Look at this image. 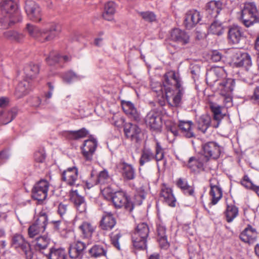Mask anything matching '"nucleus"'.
Returning <instances> with one entry per match:
<instances>
[{
  "instance_id": "obj_1",
  "label": "nucleus",
  "mask_w": 259,
  "mask_h": 259,
  "mask_svg": "<svg viewBox=\"0 0 259 259\" xmlns=\"http://www.w3.org/2000/svg\"><path fill=\"white\" fill-rule=\"evenodd\" d=\"M164 78L167 85H170L171 87L174 85L176 89V91L171 94V88L166 87V84H164L167 101L171 106L178 107L181 104L182 97L184 93L179 76L175 72H169L164 75Z\"/></svg>"
},
{
  "instance_id": "obj_2",
  "label": "nucleus",
  "mask_w": 259,
  "mask_h": 259,
  "mask_svg": "<svg viewBox=\"0 0 259 259\" xmlns=\"http://www.w3.org/2000/svg\"><path fill=\"white\" fill-rule=\"evenodd\" d=\"M2 16L0 22L4 26H9L22 21V18L18 9L17 4L13 0H2L1 3Z\"/></svg>"
},
{
  "instance_id": "obj_3",
  "label": "nucleus",
  "mask_w": 259,
  "mask_h": 259,
  "mask_svg": "<svg viewBox=\"0 0 259 259\" xmlns=\"http://www.w3.org/2000/svg\"><path fill=\"white\" fill-rule=\"evenodd\" d=\"M240 20L246 27L259 23V16L256 7L254 3H249L244 5L241 11Z\"/></svg>"
},
{
  "instance_id": "obj_4",
  "label": "nucleus",
  "mask_w": 259,
  "mask_h": 259,
  "mask_svg": "<svg viewBox=\"0 0 259 259\" xmlns=\"http://www.w3.org/2000/svg\"><path fill=\"white\" fill-rule=\"evenodd\" d=\"M235 82L234 79L226 78L217 83V86L215 88L224 98V102L227 106L232 105V92L235 87Z\"/></svg>"
},
{
  "instance_id": "obj_5",
  "label": "nucleus",
  "mask_w": 259,
  "mask_h": 259,
  "mask_svg": "<svg viewBox=\"0 0 259 259\" xmlns=\"http://www.w3.org/2000/svg\"><path fill=\"white\" fill-rule=\"evenodd\" d=\"M149 232L147 224L142 223L137 225L132 236L133 245L136 248L143 249L146 247V239Z\"/></svg>"
},
{
  "instance_id": "obj_6",
  "label": "nucleus",
  "mask_w": 259,
  "mask_h": 259,
  "mask_svg": "<svg viewBox=\"0 0 259 259\" xmlns=\"http://www.w3.org/2000/svg\"><path fill=\"white\" fill-rule=\"evenodd\" d=\"M164 157L163 149L161 146L159 142H156L155 147V154L149 148H144L142 151L139 163L141 166L153 160L157 161L162 160Z\"/></svg>"
},
{
  "instance_id": "obj_7",
  "label": "nucleus",
  "mask_w": 259,
  "mask_h": 259,
  "mask_svg": "<svg viewBox=\"0 0 259 259\" xmlns=\"http://www.w3.org/2000/svg\"><path fill=\"white\" fill-rule=\"evenodd\" d=\"M111 199L114 206L117 208L124 206L130 212L134 209L133 203L123 191H119L112 194Z\"/></svg>"
},
{
  "instance_id": "obj_8",
  "label": "nucleus",
  "mask_w": 259,
  "mask_h": 259,
  "mask_svg": "<svg viewBox=\"0 0 259 259\" xmlns=\"http://www.w3.org/2000/svg\"><path fill=\"white\" fill-rule=\"evenodd\" d=\"M47 224L48 217L45 213H43L28 228L29 236L30 238H34L43 233L46 229Z\"/></svg>"
},
{
  "instance_id": "obj_9",
  "label": "nucleus",
  "mask_w": 259,
  "mask_h": 259,
  "mask_svg": "<svg viewBox=\"0 0 259 259\" xmlns=\"http://www.w3.org/2000/svg\"><path fill=\"white\" fill-rule=\"evenodd\" d=\"M61 25L55 22L51 23L48 27L41 29L40 42H45L54 40L61 33Z\"/></svg>"
},
{
  "instance_id": "obj_10",
  "label": "nucleus",
  "mask_w": 259,
  "mask_h": 259,
  "mask_svg": "<svg viewBox=\"0 0 259 259\" xmlns=\"http://www.w3.org/2000/svg\"><path fill=\"white\" fill-rule=\"evenodd\" d=\"M193 122L191 121H180L178 124L179 129L172 127L168 131L175 136L180 134L186 138H191L195 137V134L193 131Z\"/></svg>"
},
{
  "instance_id": "obj_11",
  "label": "nucleus",
  "mask_w": 259,
  "mask_h": 259,
  "mask_svg": "<svg viewBox=\"0 0 259 259\" xmlns=\"http://www.w3.org/2000/svg\"><path fill=\"white\" fill-rule=\"evenodd\" d=\"M49 184L48 181L41 180L35 184L32 190V197L38 201L45 200L48 195Z\"/></svg>"
},
{
  "instance_id": "obj_12",
  "label": "nucleus",
  "mask_w": 259,
  "mask_h": 259,
  "mask_svg": "<svg viewBox=\"0 0 259 259\" xmlns=\"http://www.w3.org/2000/svg\"><path fill=\"white\" fill-rule=\"evenodd\" d=\"M12 246L16 249H21L25 254L27 259H31L32 257L33 253L30 246L21 235H14L12 239Z\"/></svg>"
},
{
  "instance_id": "obj_13",
  "label": "nucleus",
  "mask_w": 259,
  "mask_h": 259,
  "mask_svg": "<svg viewBox=\"0 0 259 259\" xmlns=\"http://www.w3.org/2000/svg\"><path fill=\"white\" fill-rule=\"evenodd\" d=\"M25 9L28 18L31 20L39 22L41 20L40 8L34 1H26Z\"/></svg>"
},
{
  "instance_id": "obj_14",
  "label": "nucleus",
  "mask_w": 259,
  "mask_h": 259,
  "mask_svg": "<svg viewBox=\"0 0 259 259\" xmlns=\"http://www.w3.org/2000/svg\"><path fill=\"white\" fill-rule=\"evenodd\" d=\"M203 152L204 156L209 158L217 159L220 157L221 152V147L217 143L213 142H209L204 144L202 146Z\"/></svg>"
},
{
  "instance_id": "obj_15",
  "label": "nucleus",
  "mask_w": 259,
  "mask_h": 259,
  "mask_svg": "<svg viewBox=\"0 0 259 259\" xmlns=\"http://www.w3.org/2000/svg\"><path fill=\"white\" fill-rule=\"evenodd\" d=\"M116 168L126 180H134L136 177V170L134 166L121 159L116 164Z\"/></svg>"
},
{
  "instance_id": "obj_16",
  "label": "nucleus",
  "mask_w": 259,
  "mask_h": 259,
  "mask_svg": "<svg viewBox=\"0 0 259 259\" xmlns=\"http://www.w3.org/2000/svg\"><path fill=\"white\" fill-rule=\"evenodd\" d=\"M124 132L126 137L131 141L138 142L140 140L141 130L137 124L130 122L125 123Z\"/></svg>"
},
{
  "instance_id": "obj_17",
  "label": "nucleus",
  "mask_w": 259,
  "mask_h": 259,
  "mask_svg": "<svg viewBox=\"0 0 259 259\" xmlns=\"http://www.w3.org/2000/svg\"><path fill=\"white\" fill-rule=\"evenodd\" d=\"M201 18L199 12L196 10H190L185 14L184 24L186 28L190 29L197 24Z\"/></svg>"
},
{
  "instance_id": "obj_18",
  "label": "nucleus",
  "mask_w": 259,
  "mask_h": 259,
  "mask_svg": "<svg viewBox=\"0 0 259 259\" xmlns=\"http://www.w3.org/2000/svg\"><path fill=\"white\" fill-rule=\"evenodd\" d=\"M145 122L153 130H159L161 126V119L159 114L154 110L150 111L145 117Z\"/></svg>"
},
{
  "instance_id": "obj_19",
  "label": "nucleus",
  "mask_w": 259,
  "mask_h": 259,
  "mask_svg": "<svg viewBox=\"0 0 259 259\" xmlns=\"http://www.w3.org/2000/svg\"><path fill=\"white\" fill-rule=\"evenodd\" d=\"M222 8L223 4L220 1H211L208 2L205 6L207 17L209 19L216 18Z\"/></svg>"
},
{
  "instance_id": "obj_20",
  "label": "nucleus",
  "mask_w": 259,
  "mask_h": 259,
  "mask_svg": "<svg viewBox=\"0 0 259 259\" xmlns=\"http://www.w3.org/2000/svg\"><path fill=\"white\" fill-rule=\"evenodd\" d=\"M62 179L70 186L77 185L76 182L78 180L77 168L75 166L68 168L63 172Z\"/></svg>"
},
{
  "instance_id": "obj_21",
  "label": "nucleus",
  "mask_w": 259,
  "mask_h": 259,
  "mask_svg": "<svg viewBox=\"0 0 259 259\" xmlns=\"http://www.w3.org/2000/svg\"><path fill=\"white\" fill-rule=\"evenodd\" d=\"M97 146V142L94 138L85 140L82 148L83 155L87 160L92 159L93 154Z\"/></svg>"
},
{
  "instance_id": "obj_22",
  "label": "nucleus",
  "mask_w": 259,
  "mask_h": 259,
  "mask_svg": "<svg viewBox=\"0 0 259 259\" xmlns=\"http://www.w3.org/2000/svg\"><path fill=\"white\" fill-rule=\"evenodd\" d=\"M86 248L85 244L80 241L73 242L70 245L68 253L70 258H81Z\"/></svg>"
},
{
  "instance_id": "obj_23",
  "label": "nucleus",
  "mask_w": 259,
  "mask_h": 259,
  "mask_svg": "<svg viewBox=\"0 0 259 259\" xmlns=\"http://www.w3.org/2000/svg\"><path fill=\"white\" fill-rule=\"evenodd\" d=\"M236 55L234 63L236 66L244 67L246 71H249L252 66L250 55L247 53H239Z\"/></svg>"
},
{
  "instance_id": "obj_24",
  "label": "nucleus",
  "mask_w": 259,
  "mask_h": 259,
  "mask_svg": "<svg viewBox=\"0 0 259 259\" xmlns=\"http://www.w3.org/2000/svg\"><path fill=\"white\" fill-rule=\"evenodd\" d=\"M240 239L249 244L254 243L257 238V232L255 229L248 226L240 235Z\"/></svg>"
},
{
  "instance_id": "obj_25",
  "label": "nucleus",
  "mask_w": 259,
  "mask_h": 259,
  "mask_svg": "<svg viewBox=\"0 0 259 259\" xmlns=\"http://www.w3.org/2000/svg\"><path fill=\"white\" fill-rule=\"evenodd\" d=\"M242 35L243 33L239 27L234 26L229 28L227 37L228 42L232 45L239 44L242 37Z\"/></svg>"
},
{
  "instance_id": "obj_26",
  "label": "nucleus",
  "mask_w": 259,
  "mask_h": 259,
  "mask_svg": "<svg viewBox=\"0 0 259 259\" xmlns=\"http://www.w3.org/2000/svg\"><path fill=\"white\" fill-rule=\"evenodd\" d=\"M70 195V199L74 202L77 210L79 212H84L87 205L84 198L79 194L76 190L71 191Z\"/></svg>"
},
{
  "instance_id": "obj_27",
  "label": "nucleus",
  "mask_w": 259,
  "mask_h": 259,
  "mask_svg": "<svg viewBox=\"0 0 259 259\" xmlns=\"http://www.w3.org/2000/svg\"><path fill=\"white\" fill-rule=\"evenodd\" d=\"M116 221L111 212H105L100 223V228L104 230H111L116 225Z\"/></svg>"
},
{
  "instance_id": "obj_28",
  "label": "nucleus",
  "mask_w": 259,
  "mask_h": 259,
  "mask_svg": "<svg viewBox=\"0 0 259 259\" xmlns=\"http://www.w3.org/2000/svg\"><path fill=\"white\" fill-rule=\"evenodd\" d=\"M170 38L172 40L182 45H186L189 41V35L184 31L179 28H175L171 31Z\"/></svg>"
},
{
  "instance_id": "obj_29",
  "label": "nucleus",
  "mask_w": 259,
  "mask_h": 259,
  "mask_svg": "<svg viewBox=\"0 0 259 259\" xmlns=\"http://www.w3.org/2000/svg\"><path fill=\"white\" fill-rule=\"evenodd\" d=\"M122 107L126 114L134 120H140V114L135 108L134 105L130 101H122Z\"/></svg>"
},
{
  "instance_id": "obj_30",
  "label": "nucleus",
  "mask_w": 259,
  "mask_h": 259,
  "mask_svg": "<svg viewBox=\"0 0 259 259\" xmlns=\"http://www.w3.org/2000/svg\"><path fill=\"white\" fill-rule=\"evenodd\" d=\"M17 110L12 108L9 110L0 111V125H5L11 122L16 116Z\"/></svg>"
},
{
  "instance_id": "obj_31",
  "label": "nucleus",
  "mask_w": 259,
  "mask_h": 259,
  "mask_svg": "<svg viewBox=\"0 0 259 259\" xmlns=\"http://www.w3.org/2000/svg\"><path fill=\"white\" fill-rule=\"evenodd\" d=\"M210 122L211 117L209 115L207 114L202 115L196 120L198 130L203 133H205L210 126Z\"/></svg>"
},
{
  "instance_id": "obj_32",
  "label": "nucleus",
  "mask_w": 259,
  "mask_h": 259,
  "mask_svg": "<svg viewBox=\"0 0 259 259\" xmlns=\"http://www.w3.org/2000/svg\"><path fill=\"white\" fill-rule=\"evenodd\" d=\"M160 196L163 198L165 202L169 206L172 207L176 206V199L172 193L170 188L163 187L161 190Z\"/></svg>"
},
{
  "instance_id": "obj_33",
  "label": "nucleus",
  "mask_w": 259,
  "mask_h": 259,
  "mask_svg": "<svg viewBox=\"0 0 259 259\" xmlns=\"http://www.w3.org/2000/svg\"><path fill=\"white\" fill-rule=\"evenodd\" d=\"M30 90L29 82L24 80L18 83L16 88L15 95L17 98H21L26 95Z\"/></svg>"
},
{
  "instance_id": "obj_34",
  "label": "nucleus",
  "mask_w": 259,
  "mask_h": 259,
  "mask_svg": "<svg viewBox=\"0 0 259 259\" xmlns=\"http://www.w3.org/2000/svg\"><path fill=\"white\" fill-rule=\"evenodd\" d=\"M116 5L113 1H109L105 4L103 17L108 21L113 19V15L116 11Z\"/></svg>"
},
{
  "instance_id": "obj_35",
  "label": "nucleus",
  "mask_w": 259,
  "mask_h": 259,
  "mask_svg": "<svg viewBox=\"0 0 259 259\" xmlns=\"http://www.w3.org/2000/svg\"><path fill=\"white\" fill-rule=\"evenodd\" d=\"M89 253L92 257H98L106 254V247L103 244L94 245L89 250Z\"/></svg>"
},
{
  "instance_id": "obj_36",
  "label": "nucleus",
  "mask_w": 259,
  "mask_h": 259,
  "mask_svg": "<svg viewBox=\"0 0 259 259\" xmlns=\"http://www.w3.org/2000/svg\"><path fill=\"white\" fill-rule=\"evenodd\" d=\"M50 241V238L46 235L37 237L33 242L34 246L36 250H41L48 246Z\"/></svg>"
},
{
  "instance_id": "obj_37",
  "label": "nucleus",
  "mask_w": 259,
  "mask_h": 259,
  "mask_svg": "<svg viewBox=\"0 0 259 259\" xmlns=\"http://www.w3.org/2000/svg\"><path fill=\"white\" fill-rule=\"evenodd\" d=\"M225 214L226 221L230 223L238 215V208L233 204H227Z\"/></svg>"
},
{
  "instance_id": "obj_38",
  "label": "nucleus",
  "mask_w": 259,
  "mask_h": 259,
  "mask_svg": "<svg viewBox=\"0 0 259 259\" xmlns=\"http://www.w3.org/2000/svg\"><path fill=\"white\" fill-rule=\"evenodd\" d=\"M49 259H65L66 253L65 250L62 248H52L48 254Z\"/></svg>"
},
{
  "instance_id": "obj_39",
  "label": "nucleus",
  "mask_w": 259,
  "mask_h": 259,
  "mask_svg": "<svg viewBox=\"0 0 259 259\" xmlns=\"http://www.w3.org/2000/svg\"><path fill=\"white\" fill-rule=\"evenodd\" d=\"M79 229L84 237L88 238L92 236L95 231V227L89 222H84L79 226Z\"/></svg>"
},
{
  "instance_id": "obj_40",
  "label": "nucleus",
  "mask_w": 259,
  "mask_h": 259,
  "mask_svg": "<svg viewBox=\"0 0 259 259\" xmlns=\"http://www.w3.org/2000/svg\"><path fill=\"white\" fill-rule=\"evenodd\" d=\"M26 29L29 34L38 41L40 42L41 29L36 26L30 24H27Z\"/></svg>"
},
{
  "instance_id": "obj_41",
  "label": "nucleus",
  "mask_w": 259,
  "mask_h": 259,
  "mask_svg": "<svg viewBox=\"0 0 259 259\" xmlns=\"http://www.w3.org/2000/svg\"><path fill=\"white\" fill-rule=\"evenodd\" d=\"M61 59H63L65 62L69 60V58L67 56L61 57L55 52H51L49 56L46 59L48 64L50 66L55 65Z\"/></svg>"
},
{
  "instance_id": "obj_42",
  "label": "nucleus",
  "mask_w": 259,
  "mask_h": 259,
  "mask_svg": "<svg viewBox=\"0 0 259 259\" xmlns=\"http://www.w3.org/2000/svg\"><path fill=\"white\" fill-rule=\"evenodd\" d=\"M209 195L211 198V203L216 204L223 196V191L221 187L210 189Z\"/></svg>"
},
{
  "instance_id": "obj_43",
  "label": "nucleus",
  "mask_w": 259,
  "mask_h": 259,
  "mask_svg": "<svg viewBox=\"0 0 259 259\" xmlns=\"http://www.w3.org/2000/svg\"><path fill=\"white\" fill-rule=\"evenodd\" d=\"M24 70L26 77L29 79H32L38 73L39 69L37 65L30 64L26 66Z\"/></svg>"
},
{
  "instance_id": "obj_44",
  "label": "nucleus",
  "mask_w": 259,
  "mask_h": 259,
  "mask_svg": "<svg viewBox=\"0 0 259 259\" xmlns=\"http://www.w3.org/2000/svg\"><path fill=\"white\" fill-rule=\"evenodd\" d=\"M177 186L184 191V192L189 196H194V189L189 186L186 181L180 178L177 181Z\"/></svg>"
},
{
  "instance_id": "obj_45",
  "label": "nucleus",
  "mask_w": 259,
  "mask_h": 259,
  "mask_svg": "<svg viewBox=\"0 0 259 259\" xmlns=\"http://www.w3.org/2000/svg\"><path fill=\"white\" fill-rule=\"evenodd\" d=\"M216 73H219V72L212 71L210 69L208 70L206 75V80L208 84L210 86L214 87L215 88L217 86V83L219 81L216 78Z\"/></svg>"
},
{
  "instance_id": "obj_46",
  "label": "nucleus",
  "mask_w": 259,
  "mask_h": 259,
  "mask_svg": "<svg viewBox=\"0 0 259 259\" xmlns=\"http://www.w3.org/2000/svg\"><path fill=\"white\" fill-rule=\"evenodd\" d=\"M209 32L217 35H221L223 32L222 24L217 21H214L210 26Z\"/></svg>"
},
{
  "instance_id": "obj_47",
  "label": "nucleus",
  "mask_w": 259,
  "mask_h": 259,
  "mask_svg": "<svg viewBox=\"0 0 259 259\" xmlns=\"http://www.w3.org/2000/svg\"><path fill=\"white\" fill-rule=\"evenodd\" d=\"M87 134L88 131L85 128H82L77 131L68 132L67 136L69 139L77 140L85 137Z\"/></svg>"
},
{
  "instance_id": "obj_48",
  "label": "nucleus",
  "mask_w": 259,
  "mask_h": 259,
  "mask_svg": "<svg viewBox=\"0 0 259 259\" xmlns=\"http://www.w3.org/2000/svg\"><path fill=\"white\" fill-rule=\"evenodd\" d=\"M188 165L192 170L196 171L202 169L203 164L198 160L192 157L189 160Z\"/></svg>"
},
{
  "instance_id": "obj_49",
  "label": "nucleus",
  "mask_w": 259,
  "mask_h": 259,
  "mask_svg": "<svg viewBox=\"0 0 259 259\" xmlns=\"http://www.w3.org/2000/svg\"><path fill=\"white\" fill-rule=\"evenodd\" d=\"M110 179V176L107 170L104 169L99 172L95 179V183L103 184Z\"/></svg>"
},
{
  "instance_id": "obj_50",
  "label": "nucleus",
  "mask_w": 259,
  "mask_h": 259,
  "mask_svg": "<svg viewBox=\"0 0 259 259\" xmlns=\"http://www.w3.org/2000/svg\"><path fill=\"white\" fill-rule=\"evenodd\" d=\"M121 237V232L119 230H116L110 234V239L112 244L118 250H120V245L118 242V240Z\"/></svg>"
},
{
  "instance_id": "obj_51",
  "label": "nucleus",
  "mask_w": 259,
  "mask_h": 259,
  "mask_svg": "<svg viewBox=\"0 0 259 259\" xmlns=\"http://www.w3.org/2000/svg\"><path fill=\"white\" fill-rule=\"evenodd\" d=\"M210 107L213 113L214 119L217 121H220L224 117V115L221 113V106L211 104Z\"/></svg>"
},
{
  "instance_id": "obj_52",
  "label": "nucleus",
  "mask_w": 259,
  "mask_h": 259,
  "mask_svg": "<svg viewBox=\"0 0 259 259\" xmlns=\"http://www.w3.org/2000/svg\"><path fill=\"white\" fill-rule=\"evenodd\" d=\"M46 154L44 148L38 149L34 154V158L35 162L42 163L46 159Z\"/></svg>"
},
{
  "instance_id": "obj_53",
  "label": "nucleus",
  "mask_w": 259,
  "mask_h": 259,
  "mask_svg": "<svg viewBox=\"0 0 259 259\" xmlns=\"http://www.w3.org/2000/svg\"><path fill=\"white\" fill-rule=\"evenodd\" d=\"M142 18L148 22H153L156 20V16L152 12L146 11L142 12L140 13Z\"/></svg>"
},
{
  "instance_id": "obj_54",
  "label": "nucleus",
  "mask_w": 259,
  "mask_h": 259,
  "mask_svg": "<svg viewBox=\"0 0 259 259\" xmlns=\"http://www.w3.org/2000/svg\"><path fill=\"white\" fill-rule=\"evenodd\" d=\"M68 210V205L61 202L58 206L57 212L62 219H64L67 215Z\"/></svg>"
},
{
  "instance_id": "obj_55",
  "label": "nucleus",
  "mask_w": 259,
  "mask_h": 259,
  "mask_svg": "<svg viewBox=\"0 0 259 259\" xmlns=\"http://www.w3.org/2000/svg\"><path fill=\"white\" fill-rule=\"evenodd\" d=\"M241 184L242 186L246 188L253 190L254 189H256V186L254 185L250 180L249 177L245 175L243 177V179L241 181Z\"/></svg>"
},
{
  "instance_id": "obj_56",
  "label": "nucleus",
  "mask_w": 259,
  "mask_h": 259,
  "mask_svg": "<svg viewBox=\"0 0 259 259\" xmlns=\"http://www.w3.org/2000/svg\"><path fill=\"white\" fill-rule=\"evenodd\" d=\"M212 71L219 72V73H216V78L218 80L219 82L221 80H224V79H226L225 77V74L224 72V70L220 67H214L211 68Z\"/></svg>"
},
{
  "instance_id": "obj_57",
  "label": "nucleus",
  "mask_w": 259,
  "mask_h": 259,
  "mask_svg": "<svg viewBox=\"0 0 259 259\" xmlns=\"http://www.w3.org/2000/svg\"><path fill=\"white\" fill-rule=\"evenodd\" d=\"M62 78L64 81L67 83H70L71 81L76 79L77 76L75 73L72 71H69L65 73L63 75Z\"/></svg>"
},
{
  "instance_id": "obj_58",
  "label": "nucleus",
  "mask_w": 259,
  "mask_h": 259,
  "mask_svg": "<svg viewBox=\"0 0 259 259\" xmlns=\"http://www.w3.org/2000/svg\"><path fill=\"white\" fill-rule=\"evenodd\" d=\"M164 81L163 82V87L162 86L160 83H157V87H154V84H151L152 89L153 90V91L157 93L159 96L161 95L162 97H163L164 95L163 90L164 89L165 90L164 84H166V87H169V85H167V84L165 83V80L164 78Z\"/></svg>"
},
{
  "instance_id": "obj_59",
  "label": "nucleus",
  "mask_w": 259,
  "mask_h": 259,
  "mask_svg": "<svg viewBox=\"0 0 259 259\" xmlns=\"http://www.w3.org/2000/svg\"><path fill=\"white\" fill-rule=\"evenodd\" d=\"M250 100L253 104L259 105V87H256L254 89L253 94L250 97Z\"/></svg>"
},
{
  "instance_id": "obj_60",
  "label": "nucleus",
  "mask_w": 259,
  "mask_h": 259,
  "mask_svg": "<svg viewBox=\"0 0 259 259\" xmlns=\"http://www.w3.org/2000/svg\"><path fill=\"white\" fill-rule=\"evenodd\" d=\"M157 233L158 237L166 236V228L161 224H159L157 226Z\"/></svg>"
},
{
  "instance_id": "obj_61",
  "label": "nucleus",
  "mask_w": 259,
  "mask_h": 259,
  "mask_svg": "<svg viewBox=\"0 0 259 259\" xmlns=\"http://www.w3.org/2000/svg\"><path fill=\"white\" fill-rule=\"evenodd\" d=\"M157 239L161 248L166 249L168 247L169 243L167 240V236L158 237Z\"/></svg>"
},
{
  "instance_id": "obj_62",
  "label": "nucleus",
  "mask_w": 259,
  "mask_h": 259,
  "mask_svg": "<svg viewBox=\"0 0 259 259\" xmlns=\"http://www.w3.org/2000/svg\"><path fill=\"white\" fill-rule=\"evenodd\" d=\"M222 58V55L218 51H213L211 55V59L213 62H217L220 61Z\"/></svg>"
},
{
  "instance_id": "obj_63",
  "label": "nucleus",
  "mask_w": 259,
  "mask_h": 259,
  "mask_svg": "<svg viewBox=\"0 0 259 259\" xmlns=\"http://www.w3.org/2000/svg\"><path fill=\"white\" fill-rule=\"evenodd\" d=\"M112 120L113 121V124L117 127H120L122 126L124 122V120L122 118H118L116 116L113 117Z\"/></svg>"
},
{
  "instance_id": "obj_64",
  "label": "nucleus",
  "mask_w": 259,
  "mask_h": 259,
  "mask_svg": "<svg viewBox=\"0 0 259 259\" xmlns=\"http://www.w3.org/2000/svg\"><path fill=\"white\" fill-rule=\"evenodd\" d=\"M209 186L210 189L221 187L219 182L217 178H212L209 180Z\"/></svg>"
}]
</instances>
